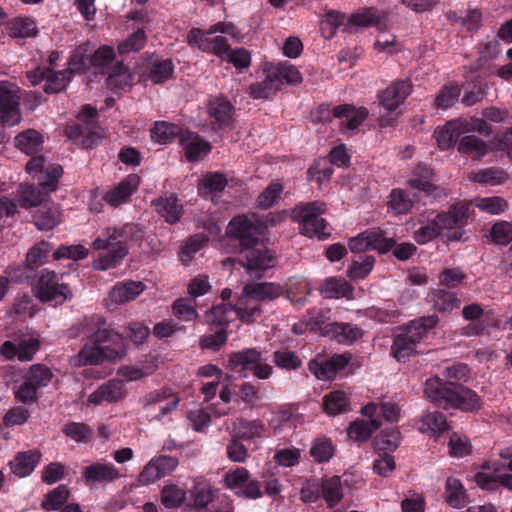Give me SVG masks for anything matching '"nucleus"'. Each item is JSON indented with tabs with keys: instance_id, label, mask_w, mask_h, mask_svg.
I'll return each instance as SVG.
<instances>
[{
	"instance_id": "1",
	"label": "nucleus",
	"mask_w": 512,
	"mask_h": 512,
	"mask_svg": "<svg viewBox=\"0 0 512 512\" xmlns=\"http://www.w3.org/2000/svg\"><path fill=\"white\" fill-rule=\"evenodd\" d=\"M260 226L247 215L234 216L228 223L221 248L225 253L239 254V262L257 277L276 265V257L259 239Z\"/></svg>"
},
{
	"instance_id": "2",
	"label": "nucleus",
	"mask_w": 512,
	"mask_h": 512,
	"mask_svg": "<svg viewBox=\"0 0 512 512\" xmlns=\"http://www.w3.org/2000/svg\"><path fill=\"white\" fill-rule=\"evenodd\" d=\"M81 334L87 339L79 352L80 362L84 365L113 361L126 353L123 336L111 329L102 316L85 317L81 323Z\"/></svg>"
},
{
	"instance_id": "3",
	"label": "nucleus",
	"mask_w": 512,
	"mask_h": 512,
	"mask_svg": "<svg viewBox=\"0 0 512 512\" xmlns=\"http://www.w3.org/2000/svg\"><path fill=\"white\" fill-rule=\"evenodd\" d=\"M143 238L144 227L135 222L104 227L94 238L92 248L106 253L93 262V267L104 271L119 266L129 254L130 246L140 243Z\"/></svg>"
},
{
	"instance_id": "4",
	"label": "nucleus",
	"mask_w": 512,
	"mask_h": 512,
	"mask_svg": "<svg viewBox=\"0 0 512 512\" xmlns=\"http://www.w3.org/2000/svg\"><path fill=\"white\" fill-rule=\"evenodd\" d=\"M425 396L437 407L473 412L480 409V397L472 389L437 376L425 382Z\"/></svg>"
},
{
	"instance_id": "5",
	"label": "nucleus",
	"mask_w": 512,
	"mask_h": 512,
	"mask_svg": "<svg viewBox=\"0 0 512 512\" xmlns=\"http://www.w3.org/2000/svg\"><path fill=\"white\" fill-rule=\"evenodd\" d=\"M439 322L437 315L422 316L411 320L402 327L400 333L393 338L392 354L398 361H405L416 352L417 344L436 327Z\"/></svg>"
},
{
	"instance_id": "6",
	"label": "nucleus",
	"mask_w": 512,
	"mask_h": 512,
	"mask_svg": "<svg viewBox=\"0 0 512 512\" xmlns=\"http://www.w3.org/2000/svg\"><path fill=\"white\" fill-rule=\"evenodd\" d=\"M33 295L41 303H49L55 307L71 301L74 293L69 284L63 281V274L48 268L41 269L32 282Z\"/></svg>"
},
{
	"instance_id": "7",
	"label": "nucleus",
	"mask_w": 512,
	"mask_h": 512,
	"mask_svg": "<svg viewBox=\"0 0 512 512\" xmlns=\"http://www.w3.org/2000/svg\"><path fill=\"white\" fill-rule=\"evenodd\" d=\"M326 209V204L321 201L299 204L293 209L292 218L299 223V229L303 235L323 240L331 234L328 231V222L321 217Z\"/></svg>"
},
{
	"instance_id": "8",
	"label": "nucleus",
	"mask_w": 512,
	"mask_h": 512,
	"mask_svg": "<svg viewBox=\"0 0 512 512\" xmlns=\"http://www.w3.org/2000/svg\"><path fill=\"white\" fill-rule=\"evenodd\" d=\"M63 174V168L59 164H50L46 172L38 177V185L30 184L20 187L19 202L21 207H35L50 193L56 191L58 182Z\"/></svg>"
},
{
	"instance_id": "9",
	"label": "nucleus",
	"mask_w": 512,
	"mask_h": 512,
	"mask_svg": "<svg viewBox=\"0 0 512 512\" xmlns=\"http://www.w3.org/2000/svg\"><path fill=\"white\" fill-rule=\"evenodd\" d=\"M227 367L246 377L247 371L253 376L265 380L272 376L273 367L265 362L263 353L256 348H244L229 355Z\"/></svg>"
},
{
	"instance_id": "10",
	"label": "nucleus",
	"mask_w": 512,
	"mask_h": 512,
	"mask_svg": "<svg viewBox=\"0 0 512 512\" xmlns=\"http://www.w3.org/2000/svg\"><path fill=\"white\" fill-rule=\"evenodd\" d=\"M434 170L427 164L419 163L411 172L408 185L431 202L439 201L448 196L446 189L435 184Z\"/></svg>"
},
{
	"instance_id": "11",
	"label": "nucleus",
	"mask_w": 512,
	"mask_h": 512,
	"mask_svg": "<svg viewBox=\"0 0 512 512\" xmlns=\"http://www.w3.org/2000/svg\"><path fill=\"white\" fill-rule=\"evenodd\" d=\"M207 114L213 131L234 128L235 107L226 96L211 97L207 104Z\"/></svg>"
},
{
	"instance_id": "12",
	"label": "nucleus",
	"mask_w": 512,
	"mask_h": 512,
	"mask_svg": "<svg viewBox=\"0 0 512 512\" xmlns=\"http://www.w3.org/2000/svg\"><path fill=\"white\" fill-rule=\"evenodd\" d=\"M177 457L169 455H156L151 458L143 467L138 476L142 485H150L158 480L172 474L178 467Z\"/></svg>"
},
{
	"instance_id": "13",
	"label": "nucleus",
	"mask_w": 512,
	"mask_h": 512,
	"mask_svg": "<svg viewBox=\"0 0 512 512\" xmlns=\"http://www.w3.org/2000/svg\"><path fill=\"white\" fill-rule=\"evenodd\" d=\"M351 358L350 353L334 354L322 361L311 360L308 369L319 380H332L348 366Z\"/></svg>"
},
{
	"instance_id": "14",
	"label": "nucleus",
	"mask_w": 512,
	"mask_h": 512,
	"mask_svg": "<svg viewBox=\"0 0 512 512\" xmlns=\"http://www.w3.org/2000/svg\"><path fill=\"white\" fill-rule=\"evenodd\" d=\"M175 65L171 59L152 55L142 73L145 81H150L154 85H160L173 78Z\"/></svg>"
},
{
	"instance_id": "15",
	"label": "nucleus",
	"mask_w": 512,
	"mask_h": 512,
	"mask_svg": "<svg viewBox=\"0 0 512 512\" xmlns=\"http://www.w3.org/2000/svg\"><path fill=\"white\" fill-rule=\"evenodd\" d=\"M412 84L408 80H396L378 94V100L386 110L395 111L410 95Z\"/></svg>"
},
{
	"instance_id": "16",
	"label": "nucleus",
	"mask_w": 512,
	"mask_h": 512,
	"mask_svg": "<svg viewBox=\"0 0 512 512\" xmlns=\"http://www.w3.org/2000/svg\"><path fill=\"white\" fill-rule=\"evenodd\" d=\"M0 120L8 126H14L21 121L19 99L5 82H0Z\"/></svg>"
},
{
	"instance_id": "17",
	"label": "nucleus",
	"mask_w": 512,
	"mask_h": 512,
	"mask_svg": "<svg viewBox=\"0 0 512 512\" xmlns=\"http://www.w3.org/2000/svg\"><path fill=\"white\" fill-rule=\"evenodd\" d=\"M468 121L461 119H454L446 122L445 125L437 127L434 132L437 145L441 150H447L454 146L457 139L467 133Z\"/></svg>"
},
{
	"instance_id": "18",
	"label": "nucleus",
	"mask_w": 512,
	"mask_h": 512,
	"mask_svg": "<svg viewBox=\"0 0 512 512\" xmlns=\"http://www.w3.org/2000/svg\"><path fill=\"white\" fill-rule=\"evenodd\" d=\"M320 113H323L324 111L328 112V116L326 119H329L330 116V110L329 106L322 104L319 107ZM332 116L336 118H345L346 119V127L349 130H355L357 129L368 117V110L365 107H359L356 108L353 105L350 104H342L335 106L331 110Z\"/></svg>"
},
{
	"instance_id": "19",
	"label": "nucleus",
	"mask_w": 512,
	"mask_h": 512,
	"mask_svg": "<svg viewBox=\"0 0 512 512\" xmlns=\"http://www.w3.org/2000/svg\"><path fill=\"white\" fill-rule=\"evenodd\" d=\"M156 213L168 224H176L183 216L184 208L178 197L171 193L162 195L152 201Z\"/></svg>"
},
{
	"instance_id": "20",
	"label": "nucleus",
	"mask_w": 512,
	"mask_h": 512,
	"mask_svg": "<svg viewBox=\"0 0 512 512\" xmlns=\"http://www.w3.org/2000/svg\"><path fill=\"white\" fill-rule=\"evenodd\" d=\"M127 391L124 383L119 379H111L102 384L89 395L88 402L94 405H99L103 402L114 403L126 397Z\"/></svg>"
},
{
	"instance_id": "21",
	"label": "nucleus",
	"mask_w": 512,
	"mask_h": 512,
	"mask_svg": "<svg viewBox=\"0 0 512 512\" xmlns=\"http://www.w3.org/2000/svg\"><path fill=\"white\" fill-rule=\"evenodd\" d=\"M41 457L42 454L38 449L20 451L8 462V466L15 476L25 478L32 474L38 466Z\"/></svg>"
},
{
	"instance_id": "22",
	"label": "nucleus",
	"mask_w": 512,
	"mask_h": 512,
	"mask_svg": "<svg viewBox=\"0 0 512 512\" xmlns=\"http://www.w3.org/2000/svg\"><path fill=\"white\" fill-rule=\"evenodd\" d=\"M140 177L136 174H130L124 178L113 189L109 190L104 200L112 207H118L129 201L132 194L138 189Z\"/></svg>"
},
{
	"instance_id": "23",
	"label": "nucleus",
	"mask_w": 512,
	"mask_h": 512,
	"mask_svg": "<svg viewBox=\"0 0 512 512\" xmlns=\"http://www.w3.org/2000/svg\"><path fill=\"white\" fill-rule=\"evenodd\" d=\"M180 144L183 146L188 162H196L201 156L209 154L212 150L210 142L191 131H186L185 134L181 136Z\"/></svg>"
},
{
	"instance_id": "24",
	"label": "nucleus",
	"mask_w": 512,
	"mask_h": 512,
	"mask_svg": "<svg viewBox=\"0 0 512 512\" xmlns=\"http://www.w3.org/2000/svg\"><path fill=\"white\" fill-rule=\"evenodd\" d=\"M363 330L359 326L346 322H333L326 330V337L339 344L351 345L363 337Z\"/></svg>"
},
{
	"instance_id": "25",
	"label": "nucleus",
	"mask_w": 512,
	"mask_h": 512,
	"mask_svg": "<svg viewBox=\"0 0 512 512\" xmlns=\"http://www.w3.org/2000/svg\"><path fill=\"white\" fill-rule=\"evenodd\" d=\"M284 290L278 283L254 282L244 286L243 293L248 299L255 301H273L283 294Z\"/></svg>"
},
{
	"instance_id": "26",
	"label": "nucleus",
	"mask_w": 512,
	"mask_h": 512,
	"mask_svg": "<svg viewBox=\"0 0 512 512\" xmlns=\"http://www.w3.org/2000/svg\"><path fill=\"white\" fill-rule=\"evenodd\" d=\"M82 476L87 483H110L121 475L114 464L95 462L83 469Z\"/></svg>"
},
{
	"instance_id": "27",
	"label": "nucleus",
	"mask_w": 512,
	"mask_h": 512,
	"mask_svg": "<svg viewBox=\"0 0 512 512\" xmlns=\"http://www.w3.org/2000/svg\"><path fill=\"white\" fill-rule=\"evenodd\" d=\"M467 219V208L464 205H454L448 211H442L432 219L438 232L462 226Z\"/></svg>"
},
{
	"instance_id": "28",
	"label": "nucleus",
	"mask_w": 512,
	"mask_h": 512,
	"mask_svg": "<svg viewBox=\"0 0 512 512\" xmlns=\"http://www.w3.org/2000/svg\"><path fill=\"white\" fill-rule=\"evenodd\" d=\"M59 206L50 203L40 205L33 213V223L39 230H51L57 226L61 219Z\"/></svg>"
},
{
	"instance_id": "29",
	"label": "nucleus",
	"mask_w": 512,
	"mask_h": 512,
	"mask_svg": "<svg viewBox=\"0 0 512 512\" xmlns=\"http://www.w3.org/2000/svg\"><path fill=\"white\" fill-rule=\"evenodd\" d=\"M7 34L11 38H31L38 35V26L31 17H15L7 22Z\"/></svg>"
},
{
	"instance_id": "30",
	"label": "nucleus",
	"mask_w": 512,
	"mask_h": 512,
	"mask_svg": "<svg viewBox=\"0 0 512 512\" xmlns=\"http://www.w3.org/2000/svg\"><path fill=\"white\" fill-rule=\"evenodd\" d=\"M428 302L438 312H451L459 308L461 300L454 292L444 289H434L427 296Z\"/></svg>"
},
{
	"instance_id": "31",
	"label": "nucleus",
	"mask_w": 512,
	"mask_h": 512,
	"mask_svg": "<svg viewBox=\"0 0 512 512\" xmlns=\"http://www.w3.org/2000/svg\"><path fill=\"white\" fill-rule=\"evenodd\" d=\"M264 431L265 424L261 420H247L239 418L234 423L232 435L245 442H251L255 438H261Z\"/></svg>"
},
{
	"instance_id": "32",
	"label": "nucleus",
	"mask_w": 512,
	"mask_h": 512,
	"mask_svg": "<svg viewBox=\"0 0 512 512\" xmlns=\"http://www.w3.org/2000/svg\"><path fill=\"white\" fill-rule=\"evenodd\" d=\"M145 289L141 281L129 280L117 283L109 293L110 299L114 303H125L134 300Z\"/></svg>"
},
{
	"instance_id": "33",
	"label": "nucleus",
	"mask_w": 512,
	"mask_h": 512,
	"mask_svg": "<svg viewBox=\"0 0 512 512\" xmlns=\"http://www.w3.org/2000/svg\"><path fill=\"white\" fill-rule=\"evenodd\" d=\"M271 77L277 82L278 87L283 84L298 85L303 81L300 71L289 62H280L270 68Z\"/></svg>"
},
{
	"instance_id": "34",
	"label": "nucleus",
	"mask_w": 512,
	"mask_h": 512,
	"mask_svg": "<svg viewBox=\"0 0 512 512\" xmlns=\"http://www.w3.org/2000/svg\"><path fill=\"white\" fill-rule=\"evenodd\" d=\"M319 291L324 298H349L353 287L344 278L329 277L322 282Z\"/></svg>"
},
{
	"instance_id": "35",
	"label": "nucleus",
	"mask_w": 512,
	"mask_h": 512,
	"mask_svg": "<svg viewBox=\"0 0 512 512\" xmlns=\"http://www.w3.org/2000/svg\"><path fill=\"white\" fill-rule=\"evenodd\" d=\"M477 485L487 491H496L500 486L512 491V474H491L487 472H477L475 474Z\"/></svg>"
},
{
	"instance_id": "36",
	"label": "nucleus",
	"mask_w": 512,
	"mask_h": 512,
	"mask_svg": "<svg viewBox=\"0 0 512 512\" xmlns=\"http://www.w3.org/2000/svg\"><path fill=\"white\" fill-rule=\"evenodd\" d=\"M150 133L152 140L159 144L170 143L175 138L180 139L185 134L180 126L166 121H156Z\"/></svg>"
},
{
	"instance_id": "37",
	"label": "nucleus",
	"mask_w": 512,
	"mask_h": 512,
	"mask_svg": "<svg viewBox=\"0 0 512 512\" xmlns=\"http://www.w3.org/2000/svg\"><path fill=\"white\" fill-rule=\"evenodd\" d=\"M38 272L30 263L26 262L24 264L16 265V266H8L4 273L7 279L8 284H31L35 281L38 276Z\"/></svg>"
},
{
	"instance_id": "38",
	"label": "nucleus",
	"mask_w": 512,
	"mask_h": 512,
	"mask_svg": "<svg viewBox=\"0 0 512 512\" xmlns=\"http://www.w3.org/2000/svg\"><path fill=\"white\" fill-rule=\"evenodd\" d=\"M335 451L336 446L330 438L318 436L313 439L309 453L316 463L322 464L329 462Z\"/></svg>"
},
{
	"instance_id": "39",
	"label": "nucleus",
	"mask_w": 512,
	"mask_h": 512,
	"mask_svg": "<svg viewBox=\"0 0 512 512\" xmlns=\"http://www.w3.org/2000/svg\"><path fill=\"white\" fill-rule=\"evenodd\" d=\"M381 427V420L371 418L369 421L356 420L348 427V436L358 442L367 441L372 433Z\"/></svg>"
},
{
	"instance_id": "40",
	"label": "nucleus",
	"mask_w": 512,
	"mask_h": 512,
	"mask_svg": "<svg viewBox=\"0 0 512 512\" xmlns=\"http://www.w3.org/2000/svg\"><path fill=\"white\" fill-rule=\"evenodd\" d=\"M15 147L27 155L36 154L42 147L43 137L34 130L28 129L19 133L14 139Z\"/></svg>"
},
{
	"instance_id": "41",
	"label": "nucleus",
	"mask_w": 512,
	"mask_h": 512,
	"mask_svg": "<svg viewBox=\"0 0 512 512\" xmlns=\"http://www.w3.org/2000/svg\"><path fill=\"white\" fill-rule=\"evenodd\" d=\"M73 78L71 70L55 71L48 68L46 82L43 87L47 94H56L66 89Z\"/></svg>"
},
{
	"instance_id": "42",
	"label": "nucleus",
	"mask_w": 512,
	"mask_h": 512,
	"mask_svg": "<svg viewBox=\"0 0 512 512\" xmlns=\"http://www.w3.org/2000/svg\"><path fill=\"white\" fill-rule=\"evenodd\" d=\"M323 406L328 415L335 416L350 410V400L344 391L336 390L325 395Z\"/></svg>"
},
{
	"instance_id": "43",
	"label": "nucleus",
	"mask_w": 512,
	"mask_h": 512,
	"mask_svg": "<svg viewBox=\"0 0 512 512\" xmlns=\"http://www.w3.org/2000/svg\"><path fill=\"white\" fill-rule=\"evenodd\" d=\"M446 502L454 508H461L468 502V496L462 482L453 477H449L445 484Z\"/></svg>"
},
{
	"instance_id": "44",
	"label": "nucleus",
	"mask_w": 512,
	"mask_h": 512,
	"mask_svg": "<svg viewBox=\"0 0 512 512\" xmlns=\"http://www.w3.org/2000/svg\"><path fill=\"white\" fill-rule=\"evenodd\" d=\"M417 221L421 226L413 232L412 236L417 244L424 245L440 236L433 220L426 213L420 214Z\"/></svg>"
},
{
	"instance_id": "45",
	"label": "nucleus",
	"mask_w": 512,
	"mask_h": 512,
	"mask_svg": "<svg viewBox=\"0 0 512 512\" xmlns=\"http://www.w3.org/2000/svg\"><path fill=\"white\" fill-rule=\"evenodd\" d=\"M106 83L111 90L121 91L131 86L132 75L123 62H118L114 65L111 73L108 75Z\"/></svg>"
},
{
	"instance_id": "46",
	"label": "nucleus",
	"mask_w": 512,
	"mask_h": 512,
	"mask_svg": "<svg viewBox=\"0 0 512 512\" xmlns=\"http://www.w3.org/2000/svg\"><path fill=\"white\" fill-rule=\"evenodd\" d=\"M61 432L77 443H89L93 437V429L83 422L69 421L62 426Z\"/></svg>"
},
{
	"instance_id": "47",
	"label": "nucleus",
	"mask_w": 512,
	"mask_h": 512,
	"mask_svg": "<svg viewBox=\"0 0 512 512\" xmlns=\"http://www.w3.org/2000/svg\"><path fill=\"white\" fill-rule=\"evenodd\" d=\"M457 148L460 153L471 155L476 160L481 159L488 152L487 144L475 135L463 136Z\"/></svg>"
},
{
	"instance_id": "48",
	"label": "nucleus",
	"mask_w": 512,
	"mask_h": 512,
	"mask_svg": "<svg viewBox=\"0 0 512 512\" xmlns=\"http://www.w3.org/2000/svg\"><path fill=\"white\" fill-rule=\"evenodd\" d=\"M69 496L70 491L68 487L64 484H61L50 490L44 496L41 502V508L46 512L56 511L68 501Z\"/></svg>"
},
{
	"instance_id": "49",
	"label": "nucleus",
	"mask_w": 512,
	"mask_h": 512,
	"mask_svg": "<svg viewBox=\"0 0 512 512\" xmlns=\"http://www.w3.org/2000/svg\"><path fill=\"white\" fill-rule=\"evenodd\" d=\"M422 432L433 436L440 435L448 429L446 416L439 411L428 412L422 417Z\"/></svg>"
},
{
	"instance_id": "50",
	"label": "nucleus",
	"mask_w": 512,
	"mask_h": 512,
	"mask_svg": "<svg viewBox=\"0 0 512 512\" xmlns=\"http://www.w3.org/2000/svg\"><path fill=\"white\" fill-rule=\"evenodd\" d=\"M414 205L407 192L400 188H394L389 194L388 207L397 215L407 214Z\"/></svg>"
},
{
	"instance_id": "51",
	"label": "nucleus",
	"mask_w": 512,
	"mask_h": 512,
	"mask_svg": "<svg viewBox=\"0 0 512 512\" xmlns=\"http://www.w3.org/2000/svg\"><path fill=\"white\" fill-rule=\"evenodd\" d=\"M278 90L277 82L271 77V71L269 69L263 81L253 83L249 86V95L253 99H268Z\"/></svg>"
},
{
	"instance_id": "52",
	"label": "nucleus",
	"mask_w": 512,
	"mask_h": 512,
	"mask_svg": "<svg viewBox=\"0 0 512 512\" xmlns=\"http://www.w3.org/2000/svg\"><path fill=\"white\" fill-rule=\"evenodd\" d=\"M321 494L329 507L337 505L343 497L340 477L333 476L324 480L321 485Z\"/></svg>"
},
{
	"instance_id": "53",
	"label": "nucleus",
	"mask_w": 512,
	"mask_h": 512,
	"mask_svg": "<svg viewBox=\"0 0 512 512\" xmlns=\"http://www.w3.org/2000/svg\"><path fill=\"white\" fill-rule=\"evenodd\" d=\"M208 243V238L204 235H194L188 238L181 246L178 256L183 264L191 262L196 253H198Z\"/></svg>"
},
{
	"instance_id": "54",
	"label": "nucleus",
	"mask_w": 512,
	"mask_h": 512,
	"mask_svg": "<svg viewBox=\"0 0 512 512\" xmlns=\"http://www.w3.org/2000/svg\"><path fill=\"white\" fill-rule=\"evenodd\" d=\"M379 237V228L367 229L364 232L352 237L349 240L348 246L354 253H361L372 249L373 243L377 241Z\"/></svg>"
},
{
	"instance_id": "55",
	"label": "nucleus",
	"mask_w": 512,
	"mask_h": 512,
	"mask_svg": "<svg viewBox=\"0 0 512 512\" xmlns=\"http://www.w3.org/2000/svg\"><path fill=\"white\" fill-rule=\"evenodd\" d=\"M400 444V433L394 428L385 429L374 439L375 449L384 453L395 451Z\"/></svg>"
},
{
	"instance_id": "56",
	"label": "nucleus",
	"mask_w": 512,
	"mask_h": 512,
	"mask_svg": "<svg viewBox=\"0 0 512 512\" xmlns=\"http://www.w3.org/2000/svg\"><path fill=\"white\" fill-rule=\"evenodd\" d=\"M52 249L51 243L42 240L28 250L26 262L30 263L37 270L38 267L48 261Z\"/></svg>"
},
{
	"instance_id": "57",
	"label": "nucleus",
	"mask_w": 512,
	"mask_h": 512,
	"mask_svg": "<svg viewBox=\"0 0 512 512\" xmlns=\"http://www.w3.org/2000/svg\"><path fill=\"white\" fill-rule=\"evenodd\" d=\"M186 499V491L176 484H167L161 490V503L169 509L180 507Z\"/></svg>"
},
{
	"instance_id": "58",
	"label": "nucleus",
	"mask_w": 512,
	"mask_h": 512,
	"mask_svg": "<svg viewBox=\"0 0 512 512\" xmlns=\"http://www.w3.org/2000/svg\"><path fill=\"white\" fill-rule=\"evenodd\" d=\"M238 317L237 309L227 302L214 305L210 310L209 319L218 325L224 326Z\"/></svg>"
},
{
	"instance_id": "59",
	"label": "nucleus",
	"mask_w": 512,
	"mask_h": 512,
	"mask_svg": "<svg viewBox=\"0 0 512 512\" xmlns=\"http://www.w3.org/2000/svg\"><path fill=\"white\" fill-rule=\"evenodd\" d=\"M274 364L283 370H297L302 365V360L295 352L284 348L273 352Z\"/></svg>"
},
{
	"instance_id": "60",
	"label": "nucleus",
	"mask_w": 512,
	"mask_h": 512,
	"mask_svg": "<svg viewBox=\"0 0 512 512\" xmlns=\"http://www.w3.org/2000/svg\"><path fill=\"white\" fill-rule=\"evenodd\" d=\"M52 376V371L44 364L32 365L24 375L37 389L47 386Z\"/></svg>"
},
{
	"instance_id": "61",
	"label": "nucleus",
	"mask_w": 512,
	"mask_h": 512,
	"mask_svg": "<svg viewBox=\"0 0 512 512\" xmlns=\"http://www.w3.org/2000/svg\"><path fill=\"white\" fill-rule=\"evenodd\" d=\"M283 192V186L279 182L270 183L258 196L257 206L260 209H269L275 205Z\"/></svg>"
},
{
	"instance_id": "62",
	"label": "nucleus",
	"mask_w": 512,
	"mask_h": 512,
	"mask_svg": "<svg viewBox=\"0 0 512 512\" xmlns=\"http://www.w3.org/2000/svg\"><path fill=\"white\" fill-rule=\"evenodd\" d=\"M245 441L231 435L226 445L227 458L235 463H244L249 458V451L244 444Z\"/></svg>"
},
{
	"instance_id": "63",
	"label": "nucleus",
	"mask_w": 512,
	"mask_h": 512,
	"mask_svg": "<svg viewBox=\"0 0 512 512\" xmlns=\"http://www.w3.org/2000/svg\"><path fill=\"white\" fill-rule=\"evenodd\" d=\"M87 44L78 46L70 55L67 70H71L72 75L85 73L88 69L89 58L87 57Z\"/></svg>"
},
{
	"instance_id": "64",
	"label": "nucleus",
	"mask_w": 512,
	"mask_h": 512,
	"mask_svg": "<svg viewBox=\"0 0 512 512\" xmlns=\"http://www.w3.org/2000/svg\"><path fill=\"white\" fill-rule=\"evenodd\" d=\"M460 91V87L456 83L443 86L435 99V105L440 109L452 107L458 100Z\"/></svg>"
}]
</instances>
